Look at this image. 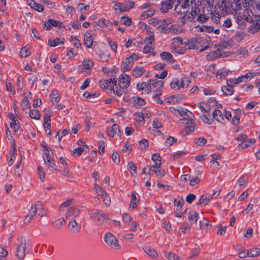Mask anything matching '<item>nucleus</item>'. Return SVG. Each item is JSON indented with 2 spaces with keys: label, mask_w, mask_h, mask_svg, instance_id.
<instances>
[{
  "label": "nucleus",
  "mask_w": 260,
  "mask_h": 260,
  "mask_svg": "<svg viewBox=\"0 0 260 260\" xmlns=\"http://www.w3.org/2000/svg\"><path fill=\"white\" fill-rule=\"evenodd\" d=\"M162 33L168 34L173 33L174 34H177L179 32L178 28L174 25H171L170 26L168 27L164 31H161Z\"/></svg>",
  "instance_id": "58836bf2"
},
{
  "label": "nucleus",
  "mask_w": 260,
  "mask_h": 260,
  "mask_svg": "<svg viewBox=\"0 0 260 260\" xmlns=\"http://www.w3.org/2000/svg\"><path fill=\"white\" fill-rule=\"evenodd\" d=\"M198 216L199 214L197 213V212H191L189 213L188 219L190 222L195 223L197 222L198 219Z\"/></svg>",
  "instance_id": "de8ad7c7"
},
{
  "label": "nucleus",
  "mask_w": 260,
  "mask_h": 260,
  "mask_svg": "<svg viewBox=\"0 0 260 260\" xmlns=\"http://www.w3.org/2000/svg\"><path fill=\"white\" fill-rule=\"evenodd\" d=\"M135 119L139 122V124H143L145 122V119L142 116L141 113H138L135 115Z\"/></svg>",
  "instance_id": "680f3d73"
},
{
  "label": "nucleus",
  "mask_w": 260,
  "mask_h": 260,
  "mask_svg": "<svg viewBox=\"0 0 260 260\" xmlns=\"http://www.w3.org/2000/svg\"><path fill=\"white\" fill-rule=\"evenodd\" d=\"M160 58L162 60L168 61L170 63H173L174 61V59L172 55L169 52L164 51L160 54Z\"/></svg>",
  "instance_id": "c756f323"
},
{
  "label": "nucleus",
  "mask_w": 260,
  "mask_h": 260,
  "mask_svg": "<svg viewBox=\"0 0 260 260\" xmlns=\"http://www.w3.org/2000/svg\"><path fill=\"white\" fill-rule=\"evenodd\" d=\"M48 21L49 22L50 25H52L54 26L60 27L62 24V23L60 21L55 20L52 19H49L48 20Z\"/></svg>",
  "instance_id": "338daca9"
},
{
  "label": "nucleus",
  "mask_w": 260,
  "mask_h": 260,
  "mask_svg": "<svg viewBox=\"0 0 260 260\" xmlns=\"http://www.w3.org/2000/svg\"><path fill=\"white\" fill-rule=\"evenodd\" d=\"M160 167H155L151 166L149 169V171L155 173L156 176L158 178H162L165 176V172L164 170L159 169Z\"/></svg>",
  "instance_id": "b1692460"
},
{
  "label": "nucleus",
  "mask_w": 260,
  "mask_h": 260,
  "mask_svg": "<svg viewBox=\"0 0 260 260\" xmlns=\"http://www.w3.org/2000/svg\"><path fill=\"white\" fill-rule=\"evenodd\" d=\"M27 3L31 8L38 12H42L44 10L43 5L36 3L34 0H27Z\"/></svg>",
  "instance_id": "412c9836"
},
{
  "label": "nucleus",
  "mask_w": 260,
  "mask_h": 260,
  "mask_svg": "<svg viewBox=\"0 0 260 260\" xmlns=\"http://www.w3.org/2000/svg\"><path fill=\"white\" fill-rule=\"evenodd\" d=\"M145 104V100L140 97H137L134 100V105L137 108H140V107L144 105Z\"/></svg>",
  "instance_id": "e433bc0d"
},
{
  "label": "nucleus",
  "mask_w": 260,
  "mask_h": 260,
  "mask_svg": "<svg viewBox=\"0 0 260 260\" xmlns=\"http://www.w3.org/2000/svg\"><path fill=\"white\" fill-rule=\"evenodd\" d=\"M144 252L151 258H156L158 257V254L156 251L148 246H146L143 248Z\"/></svg>",
  "instance_id": "7c9ffc66"
},
{
  "label": "nucleus",
  "mask_w": 260,
  "mask_h": 260,
  "mask_svg": "<svg viewBox=\"0 0 260 260\" xmlns=\"http://www.w3.org/2000/svg\"><path fill=\"white\" fill-rule=\"evenodd\" d=\"M164 254L165 257L169 260H180L178 255L170 251H165Z\"/></svg>",
  "instance_id": "ea45409f"
},
{
  "label": "nucleus",
  "mask_w": 260,
  "mask_h": 260,
  "mask_svg": "<svg viewBox=\"0 0 260 260\" xmlns=\"http://www.w3.org/2000/svg\"><path fill=\"white\" fill-rule=\"evenodd\" d=\"M104 241L111 249L118 250L121 249L118 239L112 233H106L104 236Z\"/></svg>",
  "instance_id": "7ed1b4c3"
},
{
  "label": "nucleus",
  "mask_w": 260,
  "mask_h": 260,
  "mask_svg": "<svg viewBox=\"0 0 260 260\" xmlns=\"http://www.w3.org/2000/svg\"><path fill=\"white\" fill-rule=\"evenodd\" d=\"M175 0H165L161 3L160 11L162 13H166L173 7Z\"/></svg>",
  "instance_id": "f3484780"
},
{
  "label": "nucleus",
  "mask_w": 260,
  "mask_h": 260,
  "mask_svg": "<svg viewBox=\"0 0 260 260\" xmlns=\"http://www.w3.org/2000/svg\"><path fill=\"white\" fill-rule=\"evenodd\" d=\"M101 197H102L103 199V202L106 206H109L111 203V200L108 193L106 192L104 194H101Z\"/></svg>",
  "instance_id": "4d7b16f0"
},
{
  "label": "nucleus",
  "mask_w": 260,
  "mask_h": 260,
  "mask_svg": "<svg viewBox=\"0 0 260 260\" xmlns=\"http://www.w3.org/2000/svg\"><path fill=\"white\" fill-rule=\"evenodd\" d=\"M191 117V116L188 118H183L181 120H182L183 123L185 124V127L188 131L190 132H193L197 128V126L194 120H193Z\"/></svg>",
  "instance_id": "9d476101"
},
{
  "label": "nucleus",
  "mask_w": 260,
  "mask_h": 260,
  "mask_svg": "<svg viewBox=\"0 0 260 260\" xmlns=\"http://www.w3.org/2000/svg\"><path fill=\"white\" fill-rule=\"evenodd\" d=\"M64 42L58 38H56L53 40H49L48 41V44L50 47H55L59 44H62Z\"/></svg>",
  "instance_id": "3c124183"
},
{
  "label": "nucleus",
  "mask_w": 260,
  "mask_h": 260,
  "mask_svg": "<svg viewBox=\"0 0 260 260\" xmlns=\"http://www.w3.org/2000/svg\"><path fill=\"white\" fill-rule=\"evenodd\" d=\"M190 83V78L188 76L183 75L181 80L175 78L170 83V86L172 88L179 90L181 88H186Z\"/></svg>",
  "instance_id": "f257e3e1"
},
{
  "label": "nucleus",
  "mask_w": 260,
  "mask_h": 260,
  "mask_svg": "<svg viewBox=\"0 0 260 260\" xmlns=\"http://www.w3.org/2000/svg\"><path fill=\"white\" fill-rule=\"evenodd\" d=\"M94 39L93 33L90 31H87L84 34V40L85 44L87 48H89L92 46Z\"/></svg>",
  "instance_id": "4468645a"
},
{
  "label": "nucleus",
  "mask_w": 260,
  "mask_h": 260,
  "mask_svg": "<svg viewBox=\"0 0 260 260\" xmlns=\"http://www.w3.org/2000/svg\"><path fill=\"white\" fill-rule=\"evenodd\" d=\"M249 256L251 257H257L260 255V249L253 248L248 249Z\"/></svg>",
  "instance_id": "a19ab883"
},
{
  "label": "nucleus",
  "mask_w": 260,
  "mask_h": 260,
  "mask_svg": "<svg viewBox=\"0 0 260 260\" xmlns=\"http://www.w3.org/2000/svg\"><path fill=\"white\" fill-rule=\"evenodd\" d=\"M152 160L154 162V164L152 166H155V167H160L161 166V160L160 159V156L158 154H153L152 155Z\"/></svg>",
  "instance_id": "c03bdc74"
},
{
  "label": "nucleus",
  "mask_w": 260,
  "mask_h": 260,
  "mask_svg": "<svg viewBox=\"0 0 260 260\" xmlns=\"http://www.w3.org/2000/svg\"><path fill=\"white\" fill-rule=\"evenodd\" d=\"M80 211L78 209L75 207H71L67 209L66 213V218H74L77 217Z\"/></svg>",
  "instance_id": "6ab92c4d"
},
{
  "label": "nucleus",
  "mask_w": 260,
  "mask_h": 260,
  "mask_svg": "<svg viewBox=\"0 0 260 260\" xmlns=\"http://www.w3.org/2000/svg\"><path fill=\"white\" fill-rule=\"evenodd\" d=\"M46 165L48 167L50 168L52 170H57V166L54 163V159L53 158H47L46 161H44Z\"/></svg>",
  "instance_id": "37998d69"
},
{
  "label": "nucleus",
  "mask_w": 260,
  "mask_h": 260,
  "mask_svg": "<svg viewBox=\"0 0 260 260\" xmlns=\"http://www.w3.org/2000/svg\"><path fill=\"white\" fill-rule=\"evenodd\" d=\"M210 15L211 12L207 9H203L202 13L198 16L197 20L201 23H205L210 17Z\"/></svg>",
  "instance_id": "a211bd4d"
},
{
  "label": "nucleus",
  "mask_w": 260,
  "mask_h": 260,
  "mask_svg": "<svg viewBox=\"0 0 260 260\" xmlns=\"http://www.w3.org/2000/svg\"><path fill=\"white\" fill-rule=\"evenodd\" d=\"M130 77L125 74H121L119 77V84L121 88H126L129 86Z\"/></svg>",
  "instance_id": "ddd939ff"
},
{
  "label": "nucleus",
  "mask_w": 260,
  "mask_h": 260,
  "mask_svg": "<svg viewBox=\"0 0 260 260\" xmlns=\"http://www.w3.org/2000/svg\"><path fill=\"white\" fill-rule=\"evenodd\" d=\"M253 16L252 12L247 9H244L242 12H235V19L239 24L245 22L248 23L249 21H251Z\"/></svg>",
  "instance_id": "f03ea898"
},
{
  "label": "nucleus",
  "mask_w": 260,
  "mask_h": 260,
  "mask_svg": "<svg viewBox=\"0 0 260 260\" xmlns=\"http://www.w3.org/2000/svg\"><path fill=\"white\" fill-rule=\"evenodd\" d=\"M222 56V53L220 50H217L210 52L207 55L206 57L208 60H214Z\"/></svg>",
  "instance_id": "5701e85b"
},
{
  "label": "nucleus",
  "mask_w": 260,
  "mask_h": 260,
  "mask_svg": "<svg viewBox=\"0 0 260 260\" xmlns=\"http://www.w3.org/2000/svg\"><path fill=\"white\" fill-rule=\"evenodd\" d=\"M93 62L90 59H85L82 61V63L79 66V69L83 71H85L88 73H89V71L93 66Z\"/></svg>",
  "instance_id": "f8f14e48"
},
{
  "label": "nucleus",
  "mask_w": 260,
  "mask_h": 260,
  "mask_svg": "<svg viewBox=\"0 0 260 260\" xmlns=\"http://www.w3.org/2000/svg\"><path fill=\"white\" fill-rule=\"evenodd\" d=\"M256 75V73L254 72H248L242 76L244 80H251Z\"/></svg>",
  "instance_id": "69168bd1"
},
{
  "label": "nucleus",
  "mask_w": 260,
  "mask_h": 260,
  "mask_svg": "<svg viewBox=\"0 0 260 260\" xmlns=\"http://www.w3.org/2000/svg\"><path fill=\"white\" fill-rule=\"evenodd\" d=\"M91 218L99 224H103L107 220L106 215L100 211L92 213Z\"/></svg>",
  "instance_id": "1a4fd4ad"
},
{
  "label": "nucleus",
  "mask_w": 260,
  "mask_h": 260,
  "mask_svg": "<svg viewBox=\"0 0 260 260\" xmlns=\"http://www.w3.org/2000/svg\"><path fill=\"white\" fill-rule=\"evenodd\" d=\"M212 115L213 119H215L216 120L220 122H222V121L223 120L222 113L219 110H215L213 112Z\"/></svg>",
  "instance_id": "473e14b6"
},
{
  "label": "nucleus",
  "mask_w": 260,
  "mask_h": 260,
  "mask_svg": "<svg viewBox=\"0 0 260 260\" xmlns=\"http://www.w3.org/2000/svg\"><path fill=\"white\" fill-rule=\"evenodd\" d=\"M64 223V220L63 218H60L53 222L52 224L55 228L59 229Z\"/></svg>",
  "instance_id": "13d9d810"
},
{
  "label": "nucleus",
  "mask_w": 260,
  "mask_h": 260,
  "mask_svg": "<svg viewBox=\"0 0 260 260\" xmlns=\"http://www.w3.org/2000/svg\"><path fill=\"white\" fill-rule=\"evenodd\" d=\"M232 10L234 11H239L242 8V5L240 0H228Z\"/></svg>",
  "instance_id": "a878e982"
},
{
  "label": "nucleus",
  "mask_w": 260,
  "mask_h": 260,
  "mask_svg": "<svg viewBox=\"0 0 260 260\" xmlns=\"http://www.w3.org/2000/svg\"><path fill=\"white\" fill-rule=\"evenodd\" d=\"M29 116L35 119H39L41 117L40 112L36 109L31 110L29 112Z\"/></svg>",
  "instance_id": "09e8293b"
},
{
  "label": "nucleus",
  "mask_w": 260,
  "mask_h": 260,
  "mask_svg": "<svg viewBox=\"0 0 260 260\" xmlns=\"http://www.w3.org/2000/svg\"><path fill=\"white\" fill-rule=\"evenodd\" d=\"M94 189L95 190L96 193L99 196H101V194H105L106 192L98 184H94Z\"/></svg>",
  "instance_id": "6e6d98bb"
},
{
  "label": "nucleus",
  "mask_w": 260,
  "mask_h": 260,
  "mask_svg": "<svg viewBox=\"0 0 260 260\" xmlns=\"http://www.w3.org/2000/svg\"><path fill=\"white\" fill-rule=\"evenodd\" d=\"M149 142L146 139H142L139 142V147L141 150H146L149 147Z\"/></svg>",
  "instance_id": "a18cd8bd"
},
{
  "label": "nucleus",
  "mask_w": 260,
  "mask_h": 260,
  "mask_svg": "<svg viewBox=\"0 0 260 260\" xmlns=\"http://www.w3.org/2000/svg\"><path fill=\"white\" fill-rule=\"evenodd\" d=\"M116 10H119L120 12H128L129 8L127 7V4H124L120 3H117L114 5Z\"/></svg>",
  "instance_id": "72a5a7b5"
},
{
  "label": "nucleus",
  "mask_w": 260,
  "mask_h": 260,
  "mask_svg": "<svg viewBox=\"0 0 260 260\" xmlns=\"http://www.w3.org/2000/svg\"><path fill=\"white\" fill-rule=\"evenodd\" d=\"M127 169L131 172L132 175L136 176L137 174V167L135 165L133 162L130 161L127 165Z\"/></svg>",
  "instance_id": "79ce46f5"
},
{
  "label": "nucleus",
  "mask_w": 260,
  "mask_h": 260,
  "mask_svg": "<svg viewBox=\"0 0 260 260\" xmlns=\"http://www.w3.org/2000/svg\"><path fill=\"white\" fill-rule=\"evenodd\" d=\"M213 199V196L211 194L203 195L201 197L198 204L204 206L207 205Z\"/></svg>",
  "instance_id": "4be33fe9"
},
{
  "label": "nucleus",
  "mask_w": 260,
  "mask_h": 260,
  "mask_svg": "<svg viewBox=\"0 0 260 260\" xmlns=\"http://www.w3.org/2000/svg\"><path fill=\"white\" fill-rule=\"evenodd\" d=\"M108 43L109 44V45L110 46L111 49L114 52H117V44L112 41V40H110V39H108Z\"/></svg>",
  "instance_id": "e2e57ef3"
},
{
  "label": "nucleus",
  "mask_w": 260,
  "mask_h": 260,
  "mask_svg": "<svg viewBox=\"0 0 260 260\" xmlns=\"http://www.w3.org/2000/svg\"><path fill=\"white\" fill-rule=\"evenodd\" d=\"M10 153L11 154V157L10 158V160L8 161V164H9V166H11L12 165V164L14 162V160L15 159V158H16V156L15 155V149L10 150Z\"/></svg>",
  "instance_id": "052dcab7"
},
{
  "label": "nucleus",
  "mask_w": 260,
  "mask_h": 260,
  "mask_svg": "<svg viewBox=\"0 0 260 260\" xmlns=\"http://www.w3.org/2000/svg\"><path fill=\"white\" fill-rule=\"evenodd\" d=\"M200 226L202 229L209 230L211 228L212 225L209 220L203 219L200 222Z\"/></svg>",
  "instance_id": "f704fd0d"
},
{
  "label": "nucleus",
  "mask_w": 260,
  "mask_h": 260,
  "mask_svg": "<svg viewBox=\"0 0 260 260\" xmlns=\"http://www.w3.org/2000/svg\"><path fill=\"white\" fill-rule=\"evenodd\" d=\"M68 227L70 231L73 234L78 233L81 231L80 225L75 220L70 221Z\"/></svg>",
  "instance_id": "2eb2a0df"
},
{
  "label": "nucleus",
  "mask_w": 260,
  "mask_h": 260,
  "mask_svg": "<svg viewBox=\"0 0 260 260\" xmlns=\"http://www.w3.org/2000/svg\"><path fill=\"white\" fill-rule=\"evenodd\" d=\"M120 21L122 24L126 26H130L132 23L131 19L126 16L122 17Z\"/></svg>",
  "instance_id": "5fc2aeb1"
},
{
  "label": "nucleus",
  "mask_w": 260,
  "mask_h": 260,
  "mask_svg": "<svg viewBox=\"0 0 260 260\" xmlns=\"http://www.w3.org/2000/svg\"><path fill=\"white\" fill-rule=\"evenodd\" d=\"M201 119L202 120V121L204 123H206L208 124H212L213 121V118H211L210 117H209L206 114H203L200 116Z\"/></svg>",
  "instance_id": "603ef678"
},
{
  "label": "nucleus",
  "mask_w": 260,
  "mask_h": 260,
  "mask_svg": "<svg viewBox=\"0 0 260 260\" xmlns=\"http://www.w3.org/2000/svg\"><path fill=\"white\" fill-rule=\"evenodd\" d=\"M26 241L24 238H21V242L17 247L16 256L21 260L23 259L25 255Z\"/></svg>",
  "instance_id": "0eeeda50"
},
{
  "label": "nucleus",
  "mask_w": 260,
  "mask_h": 260,
  "mask_svg": "<svg viewBox=\"0 0 260 260\" xmlns=\"http://www.w3.org/2000/svg\"><path fill=\"white\" fill-rule=\"evenodd\" d=\"M145 70L142 66H137L132 71V75L136 78L142 76L145 72Z\"/></svg>",
  "instance_id": "bb28decb"
},
{
  "label": "nucleus",
  "mask_w": 260,
  "mask_h": 260,
  "mask_svg": "<svg viewBox=\"0 0 260 260\" xmlns=\"http://www.w3.org/2000/svg\"><path fill=\"white\" fill-rule=\"evenodd\" d=\"M11 122H10V127L14 130V132H18L19 129V125L17 123V120L15 116L11 114Z\"/></svg>",
  "instance_id": "2f4dec72"
},
{
  "label": "nucleus",
  "mask_w": 260,
  "mask_h": 260,
  "mask_svg": "<svg viewBox=\"0 0 260 260\" xmlns=\"http://www.w3.org/2000/svg\"><path fill=\"white\" fill-rule=\"evenodd\" d=\"M107 134L111 137H114L117 135L120 136V131L119 126L116 124H114L112 127H109L107 129Z\"/></svg>",
  "instance_id": "dca6fc26"
},
{
  "label": "nucleus",
  "mask_w": 260,
  "mask_h": 260,
  "mask_svg": "<svg viewBox=\"0 0 260 260\" xmlns=\"http://www.w3.org/2000/svg\"><path fill=\"white\" fill-rule=\"evenodd\" d=\"M42 146H43L45 152V156L43 157V159L44 161H46L47 158L50 159V158L52 157L53 151L45 142L42 144Z\"/></svg>",
  "instance_id": "aec40b11"
},
{
  "label": "nucleus",
  "mask_w": 260,
  "mask_h": 260,
  "mask_svg": "<svg viewBox=\"0 0 260 260\" xmlns=\"http://www.w3.org/2000/svg\"><path fill=\"white\" fill-rule=\"evenodd\" d=\"M136 194L137 193L135 191L132 193L129 208L132 209H136L138 206V203L139 202V199L137 198Z\"/></svg>",
  "instance_id": "c85d7f7f"
},
{
  "label": "nucleus",
  "mask_w": 260,
  "mask_h": 260,
  "mask_svg": "<svg viewBox=\"0 0 260 260\" xmlns=\"http://www.w3.org/2000/svg\"><path fill=\"white\" fill-rule=\"evenodd\" d=\"M158 92H156L154 95H153V100L157 103L162 104V102L160 100L159 97L160 95L161 94V91H158Z\"/></svg>",
  "instance_id": "0e129e2a"
},
{
  "label": "nucleus",
  "mask_w": 260,
  "mask_h": 260,
  "mask_svg": "<svg viewBox=\"0 0 260 260\" xmlns=\"http://www.w3.org/2000/svg\"><path fill=\"white\" fill-rule=\"evenodd\" d=\"M139 55L133 53L130 56L126 57L121 63V69L123 72L129 71L132 68L135 61L139 59Z\"/></svg>",
  "instance_id": "20e7f679"
},
{
  "label": "nucleus",
  "mask_w": 260,
  "mask_h": 260,
  "mask_svg": "<svg viewBox=\"0 0 260 260\" xmlns=\"http://www.w3.org/2000/svg\"><path fill=\"white\" fill-rule=\"evenodd\" d=\"M210 17L213 23L216 24H220L221 17L218 13L211 12Z\"/></svg>",
  "instance_id": "4c0bfd02"
},
{
  "label": "nucleus",
  "mask_w": 260,
  "mask_h": 260,
  "mask_svg": "<svg viewBox=\"0 0 260 260\" xmlns=\"http://www.w3.org/2000/svg\"><path fill=\"white\" fill-rule=\"evenodd\" d=\"M153 51V48L152 46L147 45H145L143 49V52L144 53H152Z\"/></svg>",
  "instance_id": "774afa93"
},
{
  "label": "nucleus",
  "mask_w": 260,
  "mask_h": 260,
  "mask_svg": "<svg viewBox=\"0 0 260 260\" xmlns=\"http://www.w3.org/2000/svg\"><path fill=\"white\" fill-rule=\"evenodd\" d=\"M42 209V203L38 201L36 203L32 204L30 209L29 210V213L27 215L25 218L24 222L25 223L29 222L33 217L36 215L37 211L39 209Z\"/></svg>",
  "instance_id": "423d86ee"
},
{
  "label": "nucleus",
  "mask_w": 260,
  "mask_h": 260,
  "mask_svg": "<svg viewBox=\"0 0 260 260\" xmlns=\"http://www.w3.org/2000/svg\"><path fill=\"white\" fill-rule=\"evenodd\" d=\"M172 23V21L170 19H166L163 20H160V23L157 26V28L162 31L165 30L170 24Z\"/></svg>",
  "instance_id": "cd10ccee"
},
{
  "label": "nucleus",
  "mask_w": 260,
  "mask_h": 260,
  "mask_svg": "<svg viewBox=\"0 0 260 260\" xmlns=\"http://www.w3.org/2000/svg\"><path fill=\"white\" fill-rule=\"evenodd\" d=\"M30 54V52L26 46L23 47L20 52V55L21 57H26Z\"/></svg>",
  "instance_id": "864d4df0"
},
{
  "label": "nucleus",
  "mask_w": 260,
  "mask_h": 260,
  "mask_svg": "<svg viewBox=\"0 0 260 260\" xmlns=\"http://www.w3.org/2000/svg\"><path fill=\"white\" fill-rule=\"evenodd\" d=\"M217 7L223 14L228 13H233L236 11L232 10L231 6L228 7L225 3V0H219L217 4Z\"/></svg>",
  "instance_id": "9b49d317"
},
{
  "label": "nucleus",
  "mask_w": 260,
  "mask_h": 260,
  "mask_svg": "<svg viewBox=\"0 0 260 260\" xmlns=\"http://www.w3.org/2000/svg\"><path fill=\"white\" fill-rule=\"evenodd\" d=\"M189 7V2L184 0L183 4L179 3L175 7V11L178 13H185L186 9Z\"/></svg>",
  "instance_id": "393cba45"
},
{
  "label": "nucleus",
  "mask_w": 260,
  "mask_h": 260,
  "mask_svg": "<svg viewBox=\"0 0 260 260\" xmlns=\"http://www.w3.org/2000/svg\"><path fill=\"white\" fill-rule=\"evenodd\" d=\"M249 25L248 27V30L252 34H254L260 29V17L259 19H256L253 16L251 18V21L248 22Z\"/></svg>",
  "instance_id": "6e6552de"
},
{
  "label": "nucleus",
  "mask_w": 260,
  "mask_h": 260,
  "mask_svg": "<svg viewBox=\"0 0 260 260\" xmlns=\"http://www.w3.org/2000/svg\"><path fill=\"white\" fill-rule=\"evenodd\" d=\"M163 86L164 82L161 80L149 79L147 82V90L148 92H158L161 91Z\"/></svg>",
  "instance_id": "39448f33"
},
{
  "label": "nucleus",
  "mask_w": 260,
  "mask_h": 260,
  "mask_svg": "<svg viewBox=\"0 0 260 260\" xmlns=\"http://www.w3.org/2000/svg\"><path fill=\"white\" fill-rule=\"evenodd\" d=\"M221 91L223 94L226 95H231L234 93V89L229 85L223 86L221 87Z\"/></svg>",
  "instance_id": "c9c22d12"
},
{
  "label": "nucleus",
  "mask_w": 260,
  "mask_h": 260,
  "mask_svg": "<svg viewBox=\"0 0 260 260\" xmlns=\"http://www.w3.org/2000/svg\"><path fill=\"white\" fill-rule=\"evenodd\" d=\"M111 157L114 163L118 164L120 162V156L117 152H114Z\"/></svg>",
  "instance_id": "bf43d9fd"
},
{
  "label": "nucleus",
  "mask_w": 260,
  "mask_h": 260,
  "mask_svg": "<svg viewBox=\"0 0 260 260\" xmlns=\"http://www.w3.org/2000/svg\"><path fill=\"white\" fill-rule=\"evenodd\" d=\"M155 13V11L153 9H150L144 12L141 15V17L142 19L149 18L153 16Z\"/></svg>",
  "instance_id": "49530a36"
},
{
  "label": "nucleus",
  "mask_w": 260,
  "mask_h": 260,
  "mask_svg": "<svg viewBox=\"0 0 260 260\" xmlns=\"http://www.w3.org/2000/svg\"><path fill=\"white\" fill-rule=\"evenodd\" d=\"M50 97L52 102L58 103L60 100L58 93L56 90H53L50 93Z\"/></svg>",
  "instance_id": "8fccbe9b"
}]
</instances>
